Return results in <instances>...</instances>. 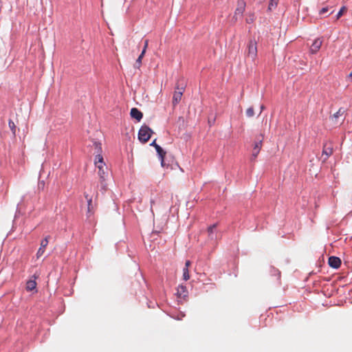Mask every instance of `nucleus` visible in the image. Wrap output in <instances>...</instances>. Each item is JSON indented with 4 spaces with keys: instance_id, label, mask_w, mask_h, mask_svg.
<instances>
[{
    "instance_id": "b1692460",
    "label": "nucleus",
    "mask_w": 352,
    "mask_h": 352,
    "mask_svg": "<svg viewBox=\"0 0 352 352\" xmlns=\"http://www.w3.org/2000/svg\"><path fill=\"white\" fill-rule=\"evenodd\" d=\"M104 162L103 157L100 154H98L96 155L95 160H94V164L100 163Z\"/></svg>"
},
{
    "instance_id": "f704fd0d",
    "label": "nucleus",
    "mask_w": 352,
    "mask_h": 352,
    "mask_svg": "<svg viewBox=\"0 0 352 352\" xmlns=\"http://www.w3.org/2000/svg\"><path fill=\"white\" fill-rule=\"evenodd\" d=\"M260 3H263V1H265V0H258Z\"/></svg>"
},
{
    "instance_id": "9b49d317",
    "label": "nucleus",
    "mask_w": 352,
    "mask_h": 352,
    "mask_svg": "<svg viewBox=\"0 0 352 352\" xmlns=\"http://www.w3.org/2000/svg\"><path fill=\"white\" fill-rule=\"evenodd\" d=\"M328 263L331 267L338 269L341 265V260L337 256H330L329 258Z\"/></svg>"
},
{
    "instance_id": "0eeeda50",
    "label": "nucleus",
    "mask_w": 352,
    "mask_h": 352,
    "mask_svg": "<svg viewBox=\"0 0 352 352\" xmlns=\"http://www.w3.org/2000/svg\"><path fill=\"white\" fill-rule=\"evenodd\" d=\"M98 175L99 176L101 187H102V188L105 190V188H106L105 181H106V178H107V175H108L107 168L98 170Z\"/></svg>"
},
{
    "instance_id": "6e6552de",
    "label": "nucleus",
    "mask_w": 352,
    "mask_h": 352,
    "mask_svg": "<svg viewBox=\"0 0 352 352\" xmlns=\"http://www.w3.org/2000/svg\"><path fill=\"white\" fill-rule=\"evenodd\" d=\"M345 113V110L344 108H340L338 111L334 113L331 117V120L334 124H338L339 122V118H341V120L343 121L344 119V114Z\"/></svg>"
},
{
    "instance_id": "393cba45",
    "label": "nucleus",
    "mask_w": 352,
    "mask_h": 352,
    "mask_svg": "<svg viewBox=\"0 0 352 352\" xmlns=\"http://www.w3.org/2000/svg\"><path fill=\"white\" fill-rule=\"evenodd\" d=\"M95 165L98 170L107 168L104 162L95 164Z\"/></svg>"
},
{
    "instance_id": "2eb2a0df",
    "label": "nucleus",
    "mask_w": 352,
    "mask_h": 352,
    "mask_svg": "<svg viewBox=\"0 0 352 352\" xmlns=\"http://www.w3.org/2000/svg\"><path fill=\"white\" fill-rule=\"evenodd\" d=\"M130 115L131 118L137 120L138 122L141 120L143 116L142 113L137 108H132L131 109Z\"/></svg>"
},
{
    "instance_id": "f257e3e1",
    "label": "nucleus",
    "mask_w": 352,
    "mask_h": 352,
    "mask_svg": "<svg viewBox=\"0 0 352 352\" xmlns=\"http://www.w3.org/2000/svg\"><path fill=\"white\" fill-rule=\"evenodd\" d=\"M98 195L97 191L96 189L94 190L93 193L91 192H85L84 195L85 199L87 201V215L88 217H90L91 215H93L95 212L96 206L93 204L92 201V195L94 194Z\"/></svg>"
},
{
    "instance_id": "a211bd4d",
    "label": "nucleus",
    "mask_w": 352,
    "mask_h": 352,
    "mask_svg": "<svg viewBox=\"0 0 352 352\" xmlns=\"http://www.w3.org/2000/svg\"><path fill=\"white\" fill-rule=\"evenodd\" d=\"M177 293L179 296H185L186 294L187 293L186 287L183 285L179 286L178 289H177Z\"/></svg>"
},
{
    "instance_id": "412c9836",
    "label": "nucleus",
    "mask_w": 352,
    "mask_h": 352,
    "mask_svg": "<svg viewBox=\"0 0 352 352\" xmlns=\"http://www.w3.org/2000/svg\"><path fill=\"white\" fill-rule=\"evenodd\" d=\"M346 12V8L345 6H342L340 11L338 12L336 15V19H340L345 12Z\"/></svg>"
},
{
    "instance_id": "7ed1b4c3",
    "label": "nucleus",
    "mask_w": 352,
    "mask_h": 352,
    "mask_svg": "<svg viewBox=\"0 0 352 352\" xmlns=\"http://www.w3.org/2000/svg\"><path fill=\"white\" fill-rule=\"evenodd\" d=\"M246 3L244 0H238L236 8L234 12L233 19L236 21L238 19H241L243 16V12H245Z\"/></svg>"
},
{
    "instance_id": "5701e85b",
    "label": "nucleus",
    "mask_w": 352,
    "mask_h": 352,
    "mask_svg": "<svg viewBox=\"0 0 352 352\" xmlns=\"http://www.w3.org/2000/svg\"><path fill=\"white\" fill-rule=\"evenodd\" d=\"M143 58V56H139L138 58L136 60L135 67L139 69L142 65V60Z\"/></svg>"
},
{
    "instance_id": "4be33fe9",
    "label": "nucleus",
    "mask_w": 352,
    "mask_h": 352,
    "mask_svg": "<svg viewBox=\"0 0 352 352\" xmlns=\"http://www.w3.org/2000/svg\"><path fill=\"white\" fill-rule=\"evenodd\" d=\"M246 115L248 117L251 118L254 116V110L252 107H250L247 109L246 110Z\"/></svg>"
},
{
    "instance_id": "72a5a7b5",
    "label": "nucleus",
    "mask_w": 352,
    "mask_h": 352,
    "mask_svg": "<svg viewBox=\"0 0 352 352\" xmlns=\"http://www.w3.org/2000/svg\"><path fill=\"white\" fill-rule=\"evenodd\" d=\"M154 204V201L153 200H151V207L153 206V204Z\"/></svg>"
},
{
    "instance_id": "423d86ee",
    "label": "nucleus",
    "mask_w": 352,
    "mask_h": 352,
    "mask_svg": "<svg viewBox=\"0 0 352 352\" xmlns=\"http://www.w3.org/2000/svg\"><path fill=\"white\" fill-rule=\"evenodd\" d=\"M260 136H261V139H259L257 142H256L254 145L251 160H255V159L258 156V155L261 149L262 142H263V135L262 134H261Z\"/></svg>"
},
{
    "instance_id": "f03ea898",
    "label": "nucleus",
    "mask_w": 352,
    "mask_h": 352,
    "mask_svg": "<svg viewBox=\"0 0 352 352\" xmlns=\"http://www.w3.org/2000/svg\"><path fill=\"white\" fill-rule=\"evenodd\" d=\"M153 131L148 126H142L138 132V139L142 143H146L151 138Z\"/></svg>"
},
{
    "instance_id": "a878e982",
    "label": "nucleus",
    "mask_w": 352,
    "mask_h": 352,
    "mask_svg": "<svg viewBox=\"0 0 352 352\" xmlns=\"http://www.w3.org/2000/svg\"><path fill=\"white\" fill-rule=\"evenodd\" d=\"M254 20V15L253 14H250L248 17L246 19V21L248 23H252Z\"/></svg>"
},
{
    "instance_id": "f8f14e48",
    "label": "nucleus",
    "mask_w": 352,
    "mask_h": 352,
    "mask_svg": "<svg viewBox=\"0 0 352 352\" xmlns=\"http://www.w3.org/2000/svg\"><path fill=\"white\" fill-rule=\"evenodd\" d=\"M322 44V41L320 38H316L310 47V52L312 54L317 53L320 49Z\"/></svg>"
},
{
    "instance_id": "ddd939ff",
    "label": "nucleus",
    "mask_w": 352,
    "mask_h": 352,
    "mask_svg": "<svg viewBox=\"0 0 352 352\" xmlns=\"http://www.w3.org/2000/svg\"><path fill=\"white\" fill-rule=\"evenodd\" d=\"M217 225L216 223L210 226L208 228V238L209 239L213 241L216 240L217 238Z\"/></svg>"
},
{
    "instance_id": "6ab92c4d",
    "label": "nucleus",
    "mask_w": 352,
    "mask_h": 352,
    "mask_svg": "<svg viewBox=\"0 0 352 352\" xmlns=\"http://www.w3.org/2000/svg\"><path fill=\"white\" fill-rule=\"evenodd\" d=\"M8 126L10 130L12 131V133L14 136L16 135V125L14 122L12 120H9L8 121Z\"/></svg>"
},
{
    "instance_id": "cd10ccee",
    "label": "nucleus",
    "mask_w": 352,
    "mask_h": 352,
    "mask_svg": "<svg viewBox=\"0 0 352 352\" xmlns=\"http://www.w3.org/2000/svg\"><path fill=\"white\" fill-rule=\"evenodd\" d=\"M148 45V40H145L143 49H145L146 50Z\"/></svg>"
},
{
    "instance_id": "f3484780",
    "label": "nucleus",
    "mask_w": 352,
    "mask_h": 352,
    "mask_svg": "<svg viewBox=\"0 0 352 352\" xmlns=\"http://www.w3.org/2000/svg\"><path fill=\"white\" fill-rule=\"evenodd\" d=\"M279 0H270L267 10L272 11L275 9L278 3Z\"/></svg>"
},
{
    "instance_id": "c85d7f7f",
    "label": "nucleus",
    "mask_w": 352,
    "mask_h": 352,
    "mask_svg": "<svg viewBox=\"0 0 352 352\" xmlns=\"http://www.w3.org/2000/svg\"><path fill=\"white\" fill-rule=\"evenodd\" d=\"M190 265H191L190 261H186L185 263V267H187V269H188V267L190 266Z\"/></svg>"
},
{
    "instance_id": "20e7f679",
    "label": "nucleus",
    "mask_w": 352,
    "mask_h": 352,
    "mask_svg": "<svg viewBox=\"0 0 352 352\" xmlns=\"http://www.w3.org/2000/svg\"><path fill=\"white\" fill-rule=\"evenodd\" d=\"M184 87H179V82L177 83L176 90L175 91L173 96V105L176 106L182 100Z\"/></svg>"
},
{
    "instance_id": "9d476101",
    "label": "nucleus",
    "mask_w": 352,
    "mask_h": 352,
    "mask_svg": "<svg viewBox=\"0 0 352 352\" xmlns=\"http://www.w3.org/2000/svg\"><path fill=\"white\" fill-rule=\"evenodd\" d=\"M50 236H46L44 239H43L41 242V247L38 248L36 252L37 258H40L45 252V248L47 247L49 243Z\"/></svg>"
},
{
    "instance_id": "aec40b11",
    "label": "nucleus",
    "mask_w": 352,
    "mask_h": 352,
    "mask_svg": "<svg viewBox=\"0 0 352 352\" xmlns=\"http://www.w3.org/2000/svg\"><path fill=\"white\" fill-rule=\"evenodd\" d=\"M183 278L185 280H188L190 278L189 271L187 267L183 269Z\"/></svg>"
},
{
    "instance_id": "4468645a",
    "label": "nucleus",
    "mask_w": 352,
    "mask_h": 352,
    "mask_svg": "<svg viewBox=\"0 0 352 352\" xmlns=\"http://www.w3.org/2000/svg\"><path fill=\"white\" fill-rule=\"evenodd\" d=\"M32 277L34 279L29 280L26 283V289L28 291H32L36 287V279L38 278V275L34 274Z\"/></svg>"
},
{
    "instance_id": "1a4fd4ad",
    "label": "nucleus",
    "mask_w": 352,
    "mask_h": 352,
    "mask_svg": "<svg viewBox=\"0 0 352 352\" xmlns=\"http://www.w3.org/2000/svg\"><path fill=\"white\" fill-rule=\"evenodd\" d=\"M333 148L331 143H324L323 145L322 155V156H325L323 159L324 161L327 160V158L332 155Z\"/></svg>"
},
{
    "instance_id": "dca6fc26",
    "label": "nucleus",
    "mask_w": 352,
    "mask_h": 352,
    "mask_svg": "<svg viewBox=\"0 0 352 352\" xmlns=\"http://www.w3.org/2000/svg\"><path fill=\"white\" fill-rule=\"evenodd\" d=\"M155 150L161 159V164L162 166H164V158L166 153L159 145H155Z\"/></svg>"
},
{
    "instance_id": "473e14b6",
    "label": "nucleus",
    "mask_w": 352,
    "mask_h": 352,
    "mask_svg": "<svg viewBox=\"0 0 352 352\" xmlns=\"http://www.w3.org/2000/svg\"><path fill=\"white\" fill-rule=\"evenodd\" d=\"M264 109H265L264 105H261V112H260V113L262 112V111H263Z\"/></svg>"
},
{
    "instance_id": "bb28decb",
    "label": "nucleus",
    "mask_w": 352,
    "mask_h": 352,
    "mask_svg": "<svg viewBox=\"0 0 352 352\" xmlns=\"http://www.w3.org/2000/svg\"><path fill=\"white\" fill-rule=\"evenodd\" d=\"M329 10L328 8L327 7H325V8H322L320 10V14H323L326 12H327Z\"/></svg>"
},
{
    "instance_id": "2f4dec72",
    "label": "nucleus",
    "mask_w": 352,
    "mask_h": 352,
    "mask_svg": "<svg viewBox=\"0 0 352 352\" xmlns=\"http://www.w3.org/2000/svg\"><path fill=\"white\" fill-rule=\"evenodd\" d=\"M151 146H153L155 148V145H157V144H156V140H153V142L151 144Z\"/></svg>"
},
{
    "instance_id": "7c9ffc66",
    "label": "nucleus",
    "mask_w": 352,
    "mask_h": 352,
    "mask_svg": "<svg viewBox=\"0 0 352 352\" xmlns=\"http://www.w3.org/2000/svg\"><path fill=\"white\" fill-rule=\"evenodd\" d=\"M146 50L145 49H143L140 56H142L144 57V54L146 53Z\"/></svg>"
},
{
    "instance_id": "39448f33",
    "label": "nucleus",
    "mask_w": 352,
    "mask_h": 352,
    "mask_svg": "<svg viewBox=\"0 0 352 352\" xmlns=\"http://www.w3.org/2000/svg\"><path fill=\"white\" fill-rule=\"evenodd\" d=\"M248 56L252 60H254L257 56L256 43L254 41H250L248 47Z\"/></svg>"
},
{
    "instance_id": "c756f323",
    "label": "nucleus",
    "mask_w": 352,
    "mask_h": 352,
    "mask_svg": "<svg viewBox=\"0 0 352 352\" xmlns=\"http://www.w3.org/2000/svg\"><path fill=\"white\" fill-rule=\"evenodd\" d=\"M347 78H348L350 81H352V72L349 74V76H347Z\"/></svg>"
}]
</instances>
